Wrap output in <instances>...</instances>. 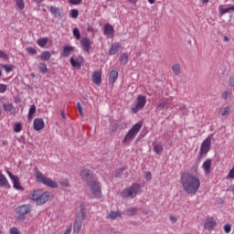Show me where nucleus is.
I'll return each instance as SVG.
<instances>
[{"label":"nucleus","instance_id":"obj_1","mask_svg":"<svg viewBox=\"0 0 234 234\" xmlns=\"http://www.w3.org/2000/svg\"><path fill=\"white\" fill-rule=\"evenodd\" d=\"M180 182L187 195H197V192L200 189V179L189 172L181 175Z\"/></svg>","mask_w":234,"mask_h":234},{"label":"nucleus","instance_id":"obj_2","mask_svg":"<svg viewBox=\"0 0 234 234\" xmlns=\"http://www.w3.org/2000/svg\"><path fill=\"white\" fill-rule=\"evenodd\" d=\"M27 198L28 200L36 202L37 206H43V204H47L50 198H54V196L49 191L37 189L29 193Z\"/></svg>","mask_w":234,"mask_h":234},{"label":"nucleus","instance_id":"obj_3","mask_svg":"<svg viewBox=\"0 0 234 234\" xmlns=\"http://www.w3.org/2000/svg\"><path fill=\"white\" fill-rule=\"evenodd\" d=\"M87 186L89 187L88 196H90V198H96L97 200L102 198L103 193L101 192V183L95 179L90 181Z\"/></svg>","mask_w":234,"mask_h":234},{"label":"nucleus","instance_id":"obj_4","mask_svg":"<svg viewBox=\"0 0 234 234\" xmlns=\"http://www.w3.org/2000/svg\"><path fill=\"white\" fill-rule=\"evenodd\" d=\"M142 186L138 183L133 184L129 187L123 189L121 192V197L122 198H135V197L140 193Z\"/></svg>","mask_w":234,"mask_h":234},{"label":"nucleus","instance_id":"obj_5","mask_svg":"<svg viewBox=\"0 0 234 234\" xmlns=\"http://www.w3.org/2000/svg\"><path fill=\"white\" fill-rule=\"evenodd\" d=\"M140 129H142V122H137L134 124L122 139V144H129L133 142V139L136 138V134L140 133Z\"/></svg>","mask_w":234,"mask_h":234},{"label":"nucleus","instance_id":"obj_6","mask_svg":"<svg viewBox=\"0 0 234 234\" xmlns=\"http://www.w3.org/2000/svg\"><path fill=\"white\" fill-rule=\"evenodd\" d=\"M36 178L37 182L40 184H44V186H47L48 187H51L55 189L58 187V182L47 177L43 173L39 172L38 170L36 171Z\"/></svg>","mask_w":234,"mask_h":234},{"label":"nucleus","instance_id":"obj_7","mask_svg":"<svg viewBox=\"0 0 234 234\" xmlns=\"http://www.w3.org/2000/svg\"><path fill=\"white\" fill-rule=\"evenodd\" d=\"M147 103V98L143 95H139L136 99V104L132 107V112L133 114H136V112H139V111H142L144 107H145V104Z\"/></svg>","mask_w":234,"mask_h":234},{"label":"nucleus","instance_id":"obj_8","mask_svg":"<svg viewBox=\"0 0 234 234\" xmlns=\"http://www.w3.org/2000/svg\"><path fill=\"white\" fill-rule=\"evenodd\" d=\"M210 149H211V135H209L207 139L203 141L199 150V156H206V154L209 153Z\"/></svg>","mask_w":234,"mask_h":234},{"label":"nucleus","instance_id":"obj_9","mask_svg":"<svg viewBox=\"0 0 234 234\" xmlns=\"http://www.w3.org/2000/svg\"><path fill=\"white\" fill-rule=\"evenodd\" d=\"M80 176L87 185L92 182V180H96V176H94V174L90 172V170L88 169H82L80 171Z\"/></svg>","mask_w":234,"mask_h":234},{"label":"nucleus","instance_id":"obj_10","mask_svg":"<svg viewBox=\"0 0 234 234\" xmlns=\"http://www.w3.org/2000/svg\"><path fill=\"white\" fill-rule=\"evenodd\" d=\"M5 173H7L8 176L12 180L14 184V188L17 189L18 191H23V186H21L19 177H17V176H14V174H12L9 170H6Z\"/></svg>","mask_w":234,"mask_h":234},{"label":"nucleus","instance_id":"obj_11","mask_svg":"<svg viewBox=\"0 0 234 234\" xmlns=\"http://www.w3.org/2000/svg\"><path fill=\"white\" fill-rule=\"evenodd\" d=\"M30 211H32V206L29 204L19 206L16 208V213L20 215V217H25V215H28Z\"/></svg>","mask_w":234,"mask_h":234},{"label":"nucleus","instance_id":"obj_12","mask_svg":"<svg viewBox=\"0 0 234 234\" xmlns=\"http://www.w3.org/2000/svg\"><path fill=\"white\" fill-rule=\"evenodd\" d=\"M80 45L84 52H90V50H92V42H90V38L89 37H82L80 40Z\"/></svg>","mask_w":234,"mask_h":234},{"label":"nucleus","instance_id":"obj_13","mask_svg":"<svg viewBox=\"0 0 234 234\" xmlns=\"http://www.w3.org/2000/svg\"><path fill=\"white\" fill-rule=\"evenodd\" d=\"M156 109L157 111H168V109H171V101H169V99L160 101L157 102Z\"/></svg>","mask_w":234,"mask_h":234},{"label":"nucleus","instance_id":"obj_14","mask_svg":"<svg viewBox=\"0 0 234 234\" xmlns=\"http://www.w3.org/2000/svg\"><path fill=\"white\" fill-rule=\"evenodd\" d=\"M69 62L74 69H81V65H83V58L80 56L71 57Z\"/></svg>","mask_w":234,"mask_h":234},{"label":"nucleus","instance_id":"obj_15","mask_svg":"<svg viewBox=\"0 0 234 234\" xmlns=\"http://www.w3.org/2000/svg\"><path fill=\"white\" fill-rule=\"evenodd\" d=\"M3 109L5 112H9V114H12L13 116H16V106H14V104L10 103L9 101H6L3 104Z\"/></svg>","mask_w":234,"mask_h":234},{"label":"nucleus","instance_id":"obj_16","mask_svg":"<svg viewBox=\"0 0 234 234\" xmlns=\"http://www.w3.org/2000/svg\"><path fill=\"white\" fill-rule=\"evenodd\" d=\"M104 36L107 37H114V27L111 24L104 25Z\"/></svg>","mask_w":234,"mask_h":234},{"label":"nucleus","instance_id":"obj_17","mask_svg":"<svg viewBox=\"0 0 234 234\" xmlns=\"http://www.w3.org/2000/svg\"><path fill=\"white\" fill-rule=\"evenodd\" d=\"M120 50H122V44L114 43L112 45V47L109 50V54H110V56H114V55L118 54V52H120Z\"/></svg>","mask_w":234,"mask_h":234},{"label":"nucleus","instance_id":"obj_18","mask_svg":"<svg viewBox=\"0 0 234 234\" xmlns=\"http://www.w3.org/2000/svg\"><path fill=\"white\" fill-rule=\"evenodd\" d=\"M45 127V122L43 119H35L34 129L35 131H41Z\"/></svg>","mask_w":234,"mask_h":234},{"label":"nucleus","instance_id":"obj_19","mask_svg":"<svg viewBox=\"0 0 234 234\" xmlns=\"http://www.w3.org/2000/svg\"><path fill=\"white\" fill-rule=\"evenodd\" d=\"M0 187H10V183L3 172H0Z\"/></svg>","mask_w":234,"mask_h":234},{"label":"nucleus","instance_id":"obj_20","mask_svg":"<svg viewBox=\"0 0 234 234\" xmlns=\"http://www.w3.org/2000/svg\"><path fill=\"white\" fill-rule=\"evenodd\" d=\"M153 147H154V153H156L157 154H162V153H164V144H162V143H153Z\"/></svg>","mask_w":234,"mask_h":234},{"label":"nucleus","instance_id":"obj_21","mask_svg":"<svg viewBox=\"0 0 234 234\" xmlns=\"http://www.w3.org/2000/svg\"><path fill=\"white\" fill-rule=\"evenodd\" d=\"M92 81L95 83V85H100L101 83V71H95L92 74Z\"/></svg>","mask_w":234,"mask_h":234},{"label":"nucleus","instance_id":"obj_22","mask_svg":"<svg viewBox=\"0 0 234 234\" xmlns=\"http://www.w3.org/2000/svg\"><path fill=\"white\" fill-rule=\"evenodd\" d=\"M211 164H212L211 159H207L203 163V169L205 171V175H209V173H211Z\"/></svg>","mask_w":234,"mask_h":234},{"label":"nucleus","instance_id":"obj_23","mask_svg":"<svg viewBox=\"0 0 234 234\" xmlns=\"http://www.w3.org/2000/svg\"><path fill=\"white\" fill-rule=\"evenodd\" d=\"M230 111H231V107H229V106L220 108L218 111V114H220V116H222V118H228V116H229Z\"/></svg>","mask_w":234,"mask_h":234},{"label":"nucleus","instance_id":"obj_24","mask_svg":"<svg viewBox=\"0 0 234 234\" xmlns=\"http://www.w3.org/2000/svg\"><path fill=\"white\" fill-rule=\"evenodd\" d=\"M217 226V222L215 220L207 219L205 221L204 228L205 229H207L208 231H211Z\"/></svg>","mask_w":234,"mask_h":234},{"label":"nucleus","instance_id":"obj_25","mask_svg":"<svg viewBox=\"0 0 234 234\" xmlns=\"http://www.w3.org/2000/svg\"><path fill=\"white\" fill-rule=\"evenodd\" d=\"M117 80H118V70L112 69L110 72L109 81H110V83H116Z\"/></svg>","mask_w":234,"mask_h":234},{"label":"nucleus","instance_id":"obj_26","mask_svg":"<svg viewBox=\"0 0 234 234\" xmlns=\"http://www.w3.org/2000/svg\"><path fill=\"white\" fill-rule=\"evenodd\" d=\"M82 225H83V221L81 219H76L75 224L73 226L74 233H80V231H81Z\"/></svg>","mask_w":234,"mask_h":234},{"label":"nucleus","instance_id":"obj_27","mask_svg":"<svg viewBox=\"0 0 234 234\" xmlns=\"http://www.w3.org/2000/svg\"><path fill=\"white\" fill-rule=\"evenodd\" d=\"M172 72L175 74V76H180V74H182V67L180 64H174L172 66Z\"/></svg>","mask_w":234,"mask_h":234},{"label":"nucleus","instance_id":"obj_28","mask_svg":"<svg viewBox=\"0 0 234 234\" xmlns=\"http://www.w3.org/2000/svg\"><path fill=\"white\" fill-rule=\"evenodd\" d=\"M49 10L51 14H53L54 17H61V9L56 6H50Z\"/></svg>","mask_w":234,"mask_h":234},{"label":"nucleus","instance_id":"obj_29","mask_svg":"<svg viewBox=\"0 0 234 234\" xmlns=\"http://www.w3.org/2000/svg\"><path fill=\"white\" fill-rule=\"evenodd\" d=\"M119 61L121 65H127V63H129V56L126 53L121 54Z\"/></svg>","mask_w":234,"mask_h":234},{"label":"nucleus","instance_id":"obj_30","mask_svg":"<svg viewBox=\"0 0 234 234\" xmlns=\"http://www.w3.org/2000/svg\"><path fill=\"white\" fill-rule=\"evenodd\" d=\"M74 50V47L72 46H65L63 48V56L64 58H69L70 56V53Z\"/></svg>","mask_w":234,"mask_h":234},{"label":"nucleus","instance_id":"obj_31","mask_svg":"<svg viewBox=\"0 0 234 234\" xmlns=\"http://www.w3.org/2000/svg\"><path fill=\"white\" fill-rule=\"evenodd\" d=\"M50 58H52V55L49 51H43L40 55V59H42L43 61H48Z\"/></svg>","mask_w":234,"mask_h":234},{"label":"nucleus","instance_id":"obj_32","mask_svg":"<svg viewBox=\"0 0 234 234\" xmlns=\"http://www.w3.org/2000/svg\"><path fill=\"white\" fill-rule=\"evenodd\" d=\"M118 217H122V213H120V211H112L108 215V218H110L111 220L118 218Z\"/></svg>","mask_w":234,"mask_h":234},{"label":"nucleus","instance_id":"obj_33","mask_svg":"<svg viewBox=\"0 0 234 234\" xmlns=\"http://www.w3.org/2000/svg\"><path fill=\"white\" fill-rule=\"evenodd\" d=\"M37 45L38 47H41V48H45L47 43H48V37H42L37 39Z\"/></svg>","mask_w":234,"mask_h":234},{"label":"nucleus","instance_id":"obj_34","mask_svg":"<svg viewBox=\"0 0 234 234\" xmlns=\"http://www.w3.org/2000/svg\"><path fill=\"white\" fill-rule=\"evenodd\" d=\"M229 12H234V5L227 8H219L220 16H224V14H229Z\"/></svg>","mask_w":234,"mask_h":234},{"label":"nucleus","instance_id":"obj_35","mask_svg":"<svg viewBox=\"0 0 234 234\" xmlns=\"http://www.w3.org/2000/svg\"><path fill=\"white\" fill-rule=\"evenodd\" d=\"M34 114H36V105H32L30 108H29V112H28V119L29 120H32L34 118Z\"/></svg>","mask_w":234,"mask_h":234},{"label":"nucleus","instance_id":"obj_36","mask_svg":"<svg viewBox=\"0 0 234 234\" xmlns=\"http://www.w3.org/2000/svg\"><path fill=\"white\" fill-rule=\"evenodd\" d=\"M138 213V209L136 207H130L126 210V215L129 217H133Z\"/></svg>","mask_w":234,"mask_h":234},{"label":"nucleus","instance_id":"obj_37","mask_svg":"<svg viewBox=\"0 0 234 234\" xmlns=\"http://www.w3.org/2000/svg\"><path fill=\"white\" fill-rule=\"evenodd\" d=\"M59 186H61V187H70V183L69 179L65 178L59 180Z\"/></svg>","mask_w":234,"mask_h":234},{"label":"nucleus","instance_id":"obj_38","mask_svg":"<svg viewBox=\"0 0 234 234\" xmlns=\"http://www.w3.org/2000/svg\"><path fill=\"white\" fill-rule=\"evenodd\" d=\"M38 69L42 74H47L48 69L47 68V64L45 63H39Z\"/></svg>","mask_w":234,"mask_h":234},{"label":"nucleus","instance_id":"obj_39","mask_svg":"<svg viewBox=\"0 0 234 234\" xmlns=\"http://www.w3.org/2000/svg\"><path fill=\"white\" fill-rule=\"evenodd\" d=\"M15 2L19 10H23L25 8V0H15Z\"/></svg>","mask_w":234,"mask_h":234},{"label":"nucleus","instance_id":"obj_40","mask_svg":"<svg viewBox=\"0 0 234 234\" xmlns=\"http://www.w3.org/2000/svg\"><path fill=\"white\" fill-rule=\"evenodd\" d=\"M1 68L5 69V72H12L14 70V67L12 65L2 64Z\"/></svg>","mask_w":234,"mask_h":234},{"label":"nucleus","instance_id":"obj_41","mask_svg":"<svg viewBox=\"0 0 234 234\" xmlns=\"http://www.w3.org/2000/svg\"><path fill=\"white\" fill-rule=\"evenodd\" d=\"M0 59H5V61H8V59H10V57L6 52L0 49Z\"/></svg>","mask_w":234,"mask_h":234},{"label":"nucleus","instance_id":"obj_42","mask_svg":"<svg viewBox=\"0 0 234 234\" xmlns=\"http://www.w3.org/2000/svg\"><path fill=\"white\" fill-rule=\"evenodd\" d=\"M15 133H21L23 131V125L20 122H17L14 125Z\"/></svg>","mask_w":234,"mask_h":234},{"label":"nucleus","instance_id":"obj_43","mask_svg":"<svg viewBox=\"0 0 234 234\" xmlns=\"http://www.w3.org/2000/svg\"><path fill=\"white\" fill-rule=\"evenodd\" d=\"M73 36L74 37H76L77 39H81V33L80 32V29H78L77 27H75L73 29Z\"/></svg>","mask_w":234,"mask_h":234},{"label":"nucleus","instance_id":"obj_44","mask_svg":"<svg viewBox=\"0 0 234 234\" xmlns=\"http://www.w3.org/2000/svg\"><path fill=\"white\" fill-rule=\"evenodd\" d=\"M27 52H28V54H32V55L37 54V50H36V48H27Z\"/></svg>","mask_w":234,"mask_h":234},{"label":"nucleus","instance_id":"obj_45","mask_svg":"<svg viewBox=\"0 0 234 234\" xmlns=\"http://www.w3.org/2000/svg\"><path fill=\"white\" fill-rule=\"evenodd\" d=\"M79 14L80 13L76 9H72L70 12V16H71V17H73V19H76V17H78Z\"/></svg>","mask_w":234,"mask_h":234},{"label":"nucleus","instance_id":"obj_46","mask_svg":"<svg viewBox=\"0 0 234 234\" xmlns=\"http://www.w3.org/2000/svg\"><path fill=\"white\" fill-rule=\"evenodd\" d=\"M9 233L10 234H21V232H19V229H17V228H16V227L10 229Z\"/></svg>","mask_w":234,"mask_h":234},{"label":"nucleus","instance_id":"obj_47","mask_svg":"<svg viewBox=\"0 0 234 234\" xmlns=\"http://www.w3.org/2000/svg\"><path fill=\"white\" fill-rule=\"evenodd\" d=\"M77 109H78L80 116H83V109L81 108V102L77 103Z\"/></svg>","mask_w":234,"mask_h":234},{"label":"nucleus","instance_id":"obj_48","mask_svg":"<svg viewBox=\"0 0 234 234\" xmlns=\"http://www.w3.org/2000/svg\"><path fill=\"white\" fill-rule=\"evenodd\" d=\"M70 5H81L82 0H68Z\"/></svg>","mask_w":234,"mask_h":234},{"label":"nucleus","instance_id":"obj_49","mask_svg":"<svg viewBox=\"0 0 234 234\" xmlns=\"http://www.w3.org/2000/svg\"><path fill=\"white\" fill-rule=\"evenodd\" d=\"M224 231L225 233H229L231 231V225H225Z\"/></svg>","mask_w":234,"mask_h":234},{"label":"nucleus","instance_id":"obj_50","mask_svg":"<svg viewBox=\"0 0 234 234\" xmlns=\"http://www.w3.org/2000/svg\"><path fill=\"white\" fill-rule=\"evenodd\" d=\"M0 92L1 93L6 92V85L0 84Z\"/></svg>","mask_w":234,"mask_h":234},{"label":"nucleus","instance_id":"obj_51","mask_svg":"<svg viewBox=\"0 0 234 234\" xmlns=\"http://www.w3.org/2000/svg\"><path fill=\"white\" fill-rule=\"evenodd\" d=\"M180 111H181V112H183V114L187 113V108L184 104L180 107Z\"/></svg>","mask_w":234,"mask_h":234},{"label":"nucleus","instance_id":"obj_52","mask_svg":"<svg viewBox=\"0 0 234 234\" xmlns=\"http://www.w3.org/2000/svg\"><path fill=\"white\" fill-rule=\"evenodd\" d=\"M227 178H234V167L229 171Z\"/></svg>","mask_w":234,"mask_h":234},{"label":"nucleus","instance_id":"obj_53","mask_svg":"<svg viewBox=\"0 0 234 234\" xmlns=\"http://www.w3.org/2000/svg\"><path fill=\"white\" fill-rule=\"evenodd\" d=\"M229 87H234V76H231L229 80Z\"/></svg>","mask_w":234,"mask_h":234},{"label":"nucleus","instance_id":"obj_54","mask_svg":"<svg viewBox=\"0 0 234 234\" xmlns=\"http://www.w3.org/2000/svg\"><path fill=\"white\" fill-rule=\"evenodd\" d=\"M70 233H72V226L68 227L63 234H70Z\"/></svg>","mask_w":234,"mask_h":234},{"label":"nucleus","instance_id":"obj_55","mask_svg":"<svg viewBox=\"0 0 234 234\" xmlns=\"http://www.w3.org/2000/svg\"><path fill=\"white\" fill-rule=\"evenodd\" d=\"M229 97V92L225 91V92L222 93V98L224 100H228Z\"/></svg>","mask_w":234,"mask_h":234},{"label":"nucleus","instance_id":"obj_56","mask_svg":"<svg viewBox=\"0 0 234 234\" xmlns=\"http://www.w3.org/2000/svg\"><path fill=\"white\" fill-rule=\"evenodd\" d=\"M145 178L146 180H151V178H153L152 175H151V172H147L146 175H145Z\"/></svg>","mask_w":234,"mask_h":234},{"label":"nucleus","instance_id":"obj_57","mask_svg":"<svg viewBox=\"0 0 234 234\" xmlns=\"http://www.w3.org/2000/svg\"><path fill=\"white\" fill-rule=\"evenodd\" d=\"M60 115L63 118V120H67V115H65V112L64 111H60Z\"/></svg>","mask_w":234,"mask_h":234},{"label":"nucleus","instance_id":"obj_58","mask_svg":"<svg viewBox=\"0 0 234 234\" xmlns=\"http://www.w3.org/2000/svg\"><path fill=\"white\" fill-rule=\"evenodd\" d=\"M128 3H132V5H136V0H128Z\"/></svg>","mask_w":234,"mask_h":234},{"label":"nucleus","instance_id":"obj_59","mask_svg":"<svg viewBox=\"0 0 234 234\" xmlns=\"http://www.w3.org/2000/svg\"><path fill=\"white\" fill-rule=\"evenodd\" d=\"M35 3H37V5H39V3H43L44 0H34Z\"/></svg>","mask_w":234,"mask_h":234},{"label":"nucleus","instance_id":"obj_60","mask_svg":"<svg viewBox=\"0 0 234 234\" xmlns=\"http://www.w3.org/2000/svg\"><path fill=\"white\" fill-rule=\"evenodd\" d=\"M224 41H226V42L229 41V37H224Z\"/></svg>","mask_w":234,"mask_h":234},{"label":"nucleus","instance_id":"obj_61","mask_svg":"<svg viewBox=\"0 0 234 234\" xmlns=\"http://www.w3.org/2000/svg\"><path fill=\"white\" fill-rule=\"evenodd\" d=\"M148 3H150V5H154V0H148Z\"/></svg>","mask_w":234,"mask_h":234},{"label":"nucleus","instance_id":"obj_62","mask_svg":"<svg viewBox=\"0 0 234 234\" xmlns=\"http://www.w3.org/2000/svg\"><path fill=\"white\" fill-rule=\"evenodd\" d=\"M203 4L209 3V0H201Z\"/></svg>","mask_w":234,"mask_h":234},{"label":"nucleus","instance_id":"obj_63","mask_svg":"<svg viewBox=\"0 0 234 234\" xmlns=\"http://www.w3.org/2000/svg\"><path fill=\"white\" fill-rule=\"evenodd\" d=\"M3 114V110L0 108V116Z\"/></svg>","mask_w":234,"mask_h":234},{"label":"nucleus","instance_id":"obj_64","mask_svg":"<svg viewBox=\"0 0 234 234\" xmlns=\"http://www.w3.org/2000/svg\"><path fill=\"white\" fill-rule=\"evenodd\" d=\"M231 191L232 193H234V186L231 187Z\"/></svg>","mask_w":234,"mask_h":234}]
</instances>
